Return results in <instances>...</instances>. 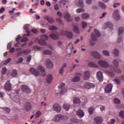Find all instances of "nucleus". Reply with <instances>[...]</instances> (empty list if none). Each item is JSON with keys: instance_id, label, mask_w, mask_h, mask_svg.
Listing matches in <instances>:
<instances>
[{"instance_id": "obj_13", "label": "nucleus", "mask_w": 124, "mask_h": 124, "mask_svg": "<svg viewBox=\"0 0 124 124\" xmlns=\"http://www.w3.org/2000/svg\"><path fill=\"white\" fill-rule=\"evenodd\" d=\"M53 110L57 113H60L62 111V107L59 104H55L53 106Z\"/></svg>"}, {"instance_id": "obj_59", "label": "nucleus", "mask_w": 124, "mask_h": 124, "mask_svg": "<svg viewBox=\"0 0 124 124\" xmlns=\"http://www.w3.org/2000/svg\"><path fill=\"white\" fill-rule=\"evenodd\" d=\"M7 71V70L6 69V68L3 67L2 69V73L3 75H4L6 73V72Z\"/></svg>"}, {"instance_id": "obj_6", "label": "nucleus", "mask_w": 124, "mask_h": 124, "mask_svg": "<svg viewBox=\"0 0 124 124\" xmlns=\"http://www.w3.org/2000/svg\"><path fill=\"white\" fill-rule=\"evenodd\" d=\"M112 16L115 21H119L121 19V16H120V11L115 10L112 14Z\"/></svg>"}, {"instance_id": "obj_17", "label": "nucleus", "mask_w": 124, "mask_h": 124, "mask_svg": "<svg viewBox=\"0 0 124 124\" xmlns=\"http://www.w3.org/2000/svg\"><path fill=\"white\" fill-rule=\"evenodd\" d=\"M107 28H109L111 31H112V30H113V24L110 22L105 23V25L103 26V29L105 30L107 29Z\"/></svg>"}, {"instance_id": "obj_37", "label": "nucleus", "mask_w": 124, "mask_h": 124, "mask_svg": "<svg viewBox=\"0 0 124 124\" xmlns=\"http://www.w3.org/2000/svg\"><path fill=\"white\" fill-rule=\"evenodd\" d=\"M113 54L115 56V57H118L119 56V55H120V52L118 49L115 48L113 49Z\"/></svg>"}, {"instance_id": "obj_30", "label": "nucleus", "mask_w": 124, "mask_h": 124, "mask_svg": "<svg viewBox=\"0 0 124 124\" xmlns=\"http://www.w3.org/2000/svg\"><path fill=\"white\" fill-rule=\"evenodd\" d=\"M28 27H29V24L26 25L24 27V29L25 30V31H26V32H27V34L26 35L27 36H30L31 35V34H30V33L31 32V30H30V29L28 28Z\"/></svg>"}, {"instance_id": "obj_4", "label": "nucleus", "mask_w": 124, "mask_h": 124, "mask_svg": "<svg viewBox=\"0 0 124 124\" xmlns=\"http://www.w3.org/2000/svg\"><path fill=\"white\" fill-rule=\"evenodd\" d=\"M67 116L66 115L58 114L53 117V121H54V122H60V121H62V120H67Z\"/></svg>"}, {"instance_id": "obj_48", "label": "nucleus", "mask_w": 124, "mask_h": 124, "mask_svg": "<svg viewBox=\"0 0 124 124\" xmlns=\"http://www.w3.org/2000/svg\"><path fill=\"white\" fill-rule=\"evenodd\" d=\"M124 32V27H120L119 29L118 35H122Z\"/></svg>"}, {"instance_id": "obj_19", "label": "nucleus", "mask_w": 124, "mask_h": 124, "mask_svg": "<svg viewBox=\"0 0 124 124\" xmlns=\"http://www.w3.org/2000/svg\"><path fill=\"white\" fill-rule=\"evenodd\" d=\"M59 4H60V5H62V4L64 6L66 5V8H68V6H69V1L68 0H60L59 1Z\"/></svg>"}, {"instance_id": "obj_62", "label": "nucleus", "mask_w": 124, "mask_h": 124, "mask_svg": "<svg viewBox=\"0 0 124 124\" xmlns=\"http://www.w3.org/2000/svg\"><path fill=\"white\" fill-rule=\"evenodd\" d=\"M120 3H114L113 5V7L114 8H116V7H118V6H120Z\"/></svg>"}, {"instance_id": "obj_44", "label": "nucleus", "mask_w": 124, "mask_h": 124, "mask_svg": "<svg viewBox=\"0 0 124 124\" xmlns=\"http://www.w3.org/2000/svg\"><path fill=\"white\" fill-rule=\"evenodd\" d=\"M43 54L44 55H52V51L48 49H46L44 50Z\"/></svg>"}, {"instance_id": "obj_49", "label": "nucleus", "mask_w": 124, "mask_h": 124, "mask_svg": "<svg viewBox=\"0 0 124 124\" xmlns=\"http://www.w3.org/2000/svg\"><path fill=\"white\" fill-rule=\"evenodd\" d=\"M1 109L4 110V111H5L7 114H9V113H10V109L8 108H1Z\"/></svg>"}, {"instance_id": "obj_26", "label": "nucleus", "mask_w": 124, "mask_h": 124, "mask_svg": "<svg viewBox=\"0 0 124 124\" xmlns=\"http://www.w3.org/2000/svg\"><path fill=\"white\" fill-rule=\"evenodd\" d=\"M77 115L79 117V118H83L84 116H85V113L83 112V111L81 109H79L77 111Z\"/></svg>"}, {"instance_id": "obj_29", "label": "nucleus", "mask_w": 124, "mask_h": 124, "mask_svg": "<svg viewBox=\"0 0 124 124\" xmlns=\"http://www.w3.org/2000/svg\"><path fill=\"white\" fill-rule=\"evenodd\" d=\"M38 69L42 72V76H45L46 75V72H45V69L42 67V66L40 65L38 67Z\"/></svg>"}, {"instance_id": "obj_23", "label": "nucleus", "mask_w": 124, "mask_h": 124, "mask_svg": "<svg viewBox=\"0 0 124 124\" xmlns=\"http://www.w3.org/2000/svg\"><path fill=\"white\" fill-rule=\"evenodd\" d=\"M94 122L96 124H101L103 122V119L101 117H96L94 119Z\"/></svg>"}, {"instance_id": "obj_12", "label": "nucleus", "mask_w": 124, "mask_h": 124, "mask_svg": "<svg viewBox=\"0 0 124 124\" xmlns=\"http://www.w3.org/2000/svg\"><path fill=\"white\" fill-rule=\"evenodd\" d=\"M11 88H12V85H11V84H10V81L8 80L7 81H6L4 85L5 90H6V91H8V92H11V91H12V89Z\"/></svg>"}, {"instance_id": "obj_35", "label": "nucleus", "mask_w": 124, "mask_h": 124, "mask_svg": "<svg viewBox=\"0 0 124 124\" xmlns=\"http://www.w3.org/2000/svg\"><path fill=\"white\" fill-rule=\"evenodd\" d=\"M90 78V72L86 71L84 74V80H88Z\"/></svg>"}, {"instance_id": "obj_27", "label": "nucleus", "mask_w": 124, "mask_h": 124, "mask_svg": "<svg viewBox=\"0 0 124 124\" xmlns=\"http://www.w3.org/2000/svg\"><path fill=\"white\" fill-rule=\"evenodd\" d=\"M46 63L48 68H53V67L54 66V64L53 63V62L51 61V60L49 59L46 60Z\"/></svg>"}, {"instance_id": "obj_11", "label": "nucleus", "mask_w": 124, "mask_h": 124, "mask_svg": "<svg viewBox=\"0 0 124 124\" xmlns=\"http://www.w3.org/2000/svg\"><path fill=\"white\" fill-rule=\"evenodd\" d=\"M72 50H74V47H73V44L72 43H70L67 46L66 49V53L68 55H70L72 52Z\"/></svg>"}, {"instance_id": "obj_14", "label": "nucleus", "mask_w": 124, "mask_h": 124, "mask_svg": "<svg viewBox=\"0 0 124 124\" xmlns=\"http://www.w3.org/2000/svg\"><path fill=\"white\" fill-rule=\"evenodd\" d=\"M30 72L31 74H33V75H34L36 77H37V76H39L40 73L38 71V70L35 69L34 68H31L30 70Z\"/></svg>"}, {"instance_id": "obj_31", "label": "nucleus", "mask_w": 124, "mask_h": 124, "mask_svg": "<svg viewBox=\"0 0 124 124\" xmlns=\"http://www.w3.org/2000/svg\"><path fill=\"white\" fill-rule=\"evenodd\" d=\"M65 67H66V63H64L63 64L62 67L59 70V72L60 74H63V71Z\"/></svg>"}, {"instance_id": "obj_42", "label": "nucleus", "mask_w": 124, "mask_h": 124, "mask_svg": "<svg viewBox=\"0 0 124 124\" xmlns=\"http://www.w3.org/2000/svg\"><path fill=\"white\" fill-rule=\"evenodd\" d=\"M11 62V58H8L7 60H6L5 62V63L3 62H2L0 63V66H2L3 64H6V63H8V62Z\"/></svg>"}, {"instance_id": "obj_45", "label": "nucleus", "mask_w": 124, "mask_h": 124, "mask_svg": "<svg viewBox=\"0 0 124 124\" xmlns=\"http://www.w3.org/2000/svg\"><path fill=\"white\" fill-rule=\"evenodd\" d=\"M48 30L49 31H57V30H58V27L52 25L49 26V27L48 28Z\"/></svg>"}, {"instance_id": "obj_22", "label": "nucleus", "mask_w": 124, "mask_h": 124, "mask_svg": "<svg viewBox=\"0 0 124 124\" xmlns=\"http://www.w3.org/2000/svg\"><path fill=\"white\" fill-rule=\"evenodd\" d=\"M21 89L24 93H31V89H30L28 86L25 85H22Z\"/></svg>"}, {"instance_id": "obj_20", "label": "nucleus", "mask_w": 124, "mask_h": 124, "mask_svg": "<svg viewBox=\"0 0 124 124\" xmlns=\"http://www.w3.org/2000/svg\"><path fill=\"white\" fill-rule=\"evenodd\" d=\"M97 78L100 82L103 81V74L102 72L99 71L97 73Z\"/></svg>"}, {"instance_id": "obj_18", "label": "nucleus", "mask_w": 124, "mask_h": 124, "mask_svg": "<svg viewBox=\"0 0 124 124\" xmlns=\"http://www.w3.org/2000/svg\"><path fill=\"white\" fill-rule=\"evenodd\" d=\"M94 87V85L93 83H91L90 82L85 83L82 88L83 89H91V88H93Z\"/></svg>"}, {"instance_id": "obj_64", "label": "nucleus", "mask_w": 124, "mask_h": 124, "mask_svg": "<svg viewBox=\"0 0 124 124\" xmlns=\"http://www.w3.org/2000/svg\"><path fill=\"white\" fill-rule=\"evenodd\" d=\"M54 8H55V10H59V9H60L59 7V5L58 4H55L54 5Z\"/></svg>"}, {"instance_id": "obj_24", "label": "nucleus", "mask_w": 124, "mask_h": 124, "mask_svg": "<svg viewBox=\"0 0 124 124\" xmlns=\"http://www.w3.org/2000/svg\"><path fill=\"white\" fill-rule=\"evenodd\" d=\"M45 20H46V21H48V23L50 24H53L55 22V19H54V18L48 16H46L44 17Z\"/></svg>"}, {"instance_id": "obj_53", "label": "nucleus", "mask_w": 124, "mask_h": 124, "mask_svg": "<svg viewBox=\"0 0 124 124\" xmlns=\"http://www.w3.org/2000/svg\"><path fill=\"white\" fill-rule=\"evenodd\" d=\"M119 117L122 119H124V111L121 110L119 112Z\"/></svg>"}, {"instance_id": "obj_10", "label": "nucleus", "mask_w": 124, "mask_h": 124, "mask_svg": "<svg viewBox=\"0 0 124 124\" xmlns=\"http://www.w3.org/2000/svg\"><path fill=\"white\" fill-rule=\"evenodd\" d=\"M61 33L62 35H65V36L68 38L71 39L73 37V34L72 33V32L68 31H62Z\"/></svg>"}, {"instance_id": "obj_15", "label": "nucleus", "mask_w": 124, "mask_h": 124, "mask_svg": "<svg viewBox=\"0 0 124 124\" xmlns=\"http://www.w3.org/2000/svg\"><path fill=\"white\" fill-rule=\"evenodd\" d=\"M65 85V84L64 83H62L60 85L58 86V89H62L60 92L61 94H64V93H66V92H67L66 89L63 88Z\"/></svg>"}, {"instance_id": "obj_50", "label": "nucleus", "mask_w": 124, "mask_h": 124, "mask_svg": "<svg viewBox=\"0 0 124 124\" xmlns=\"http://www.w3.org/2000/svg\"><path fill=\"white\" fill-rule=\"evenodd\" d=\"M77 13H81L82 12H85V10L83 8H78L76 10Z\"/></svg>"}, {"instance_id": "obj_28", "label": "nucleus", "mask_w": 124, "mask_h": 124, "mask_svg": "<svg viewBox=\"0 0 124 124\" xmlns=\"http://www.w3.org/2000/svg\"><path fill=\"white\" fill-rule=\"evenodd\" d=\"M46 81L48 84H51L53 82V76L51 74L47 75L46 77Z\"/></svg>"}, {"instance_id": "obj_41", "label": "nucleus", "mask_w": 124, "mask_h": 124, "mask_svg": "<svg viewBox=\"0 0 124 124\" xmlns=\"http://www.w3.org/2000/svg\"><path fill=\"white\" fill-rule=\"evenodd\" d=\"M63 109L65 110V111H68L69 109H70V105L67 104H65L63 105Z\"/></svg>"}, {"instance_id": "obj_33", "label": "nucleus", "mask_w": 124, "mask_h": 124, "mask_svg": "<svg viewBox=\"0 0 124 124\" xmlns=\"http://www.w3.org/2000/svg\"><path fill=\"white\" fill-rule=\"evenodd\" d=\"M89 66H91L92 67H95V68H97V67H98V65H97V64L93 62H89Z\"/></svg>"}, {"instance_id": "obj_3", "label": "nucleus", "mask_w": 124, "mask_h": 124, "mask_svg": "<svg viewBox=\"0 0 124 124\" xmlns=\"http://www.w3.org/2000/svg\"><path fill=\"white\" fill-rule=\"evenodd\" d=\"M49 37L46 34H43L41 36V39L39 40L38 38H36L35 41H38V43L41 44V45H46L47 44L45 42L46 40H47Z\"/></svg>"}, {"instance_id": "obj_61", "label": "nucleus", "mask_w": 124, "mask_h": 124, "mask_svg": "<svg viewBox=\"0 0 124 124\" xmlns=\"http://www.w3.org/2000/svg\"><path fill=\"white\" fill-rule=\"evenodd\" d=\"M31 61V55H29L27 56V62H30Z\"/></svg>"}, {"instance_id": "obj_16", "label": "nucleus", "mask_w": 124, "mask_h": 124, "mask_svg": "<svg viewBox=\"0 0 124 124\" xmlns=\"http://www.w3.org/2000/svg\"><path fill=\"white\" fill-rule=\"evenodd\" d=\"M113 89V85L108 84L105 88V92L107 93H110L112 92Z\"/></svg>"}, {"instance_id": "obj_56", "label": "nucleus", "mask_w": 124, "mask_h": 124, "mask_svg": "<svg viewBox=\"0 0 124 124\" xmlns=\"http://www.w3.org/2000/svg\"><path fill=\"white\" fill-rule=\"evenodd\" d=\"M23 61H24V59L23 58H20L18 61H16V63H21L23 62Z\"/></svg>"}, {"instance_id": "obj_36", "label": "nucleus", "mask_w": 124, "mask_h": 124, "mask_svg": "<svg viewBox=\"0 0 124 124\" xmlns=\"http://www.w3.org/2000/svg\"><path fill=\"white\" fill-rule=\"evenodd\" d=\"M50 37L52 39H54V40H58L59 39V37H58V35L54 33H52L49 35Z\"/></svg>"}, {"instance_id": "obj_8", "label": "nucleus", "mask_w": 124, "mask_h": 124, "mask_svg": "<svg viewBox=\"0 0 124 124\" xmlns=\"http://www.w3.org/2000/svg\"><path fill=\"white\" fill-rule=\"evenodd\" d=\"M26 41H28V38L24 37L20 43L15 44V46H16L17 47H23V46H26V44H27Z\"/></svg>"}, {"instance_id": "obj_54", "label": "nucleus", "mask_w": 124, "mask_h": 124, "mask_svg": "<svg viewBox=\"0 0 124 124\" xmlns=\"http://www.w3.org/2000/svg\"><path fill=\"white\" fill-rule=\"evenodd\" d=\"M17 75V71L16 70H14L12 72L11 76H13V77H15Z\"/></svg>"}, {"instance_id": "obj_1", "label": "nucleus", "mask_w": 124, "mask_h": 124, "mask_svg": "<svg viewBox=\"0 0 124 124\" xmlns=\"http://www.w3.org/2000/svg\"><path fill=\"white\" fill-rule=\"evenodd\" d=\"M112 63L115 67H116V69L115 68L113 67V66H109V69H110L111 71H107V74H108V76H110V77H114V75L113 72H117V73H120L121 72V69L118 68L119 66V62L118 61L114 60L112 62Z\"/></svg>"}, {"instance_id": "obj_46", "label": "nucleus", "mask_w": 124, "mask_h": 124, "mask_svg": "<svg viewBox=\"0 0 124 124\" xmlns=\"http://www.w3.org/2000/svg\"><path fill=\"white\" fill-rule=\"evenodd\" d=\"M94 111V108L93 107H91L88 109V112L90 115H93V111Z\"/></svg>"}, {"instance_id": "obj_63", "label": "nucleus", "mask_w": 124, "mask_h": 124, "mask_svg": "<svg viewBox=\"0 0 124 124\" xmlns=\"http://www.w3.org/2000/svg\"><path fill=\"white\" fill-rule=\"evenodd\" d=\"M4 96V93L0 91V97H1V98H3Z\"/></svg>"}, {"instance_id": "obj_43", "label": "nucleus", "mask_w": 124, "mask_h": 124, "mask_svg": "<svg viewBox=\"0 0 124 124\" xmlns=\"http://www.w3.org/2000/svg\"><path fill=\"white\" fill-rule=\"evenodd\" d=\"M89 17H90V15H89V14H87V13L83 14L81 16L82 19H88Z\"/></svg>"}, {"instance_id": "obj_58", "label": "nucleus", "mask_w": 124, "mask_h": 124, "mask_svg": "<svg viewBox=\"0 0 124 124\" xmlns=\"http://www.w3.org/2000/svg\"><path fill=\"white\" fill-rule=\"evenodd\" d=\"M114 82H115L117 84H120V78H115L114 79Z\"/></svg>"}, {"instance_id": "obj_21", "label": "nucleus", "mask_w": 124, "mask_h": 124, "mask_svg": "<svg viewBox=\"0 0 124 124\" xmlns=\"http://www.w3.org/2000/svg\"><path fill=\"white\" fill-rule=\"evenodd\" d=\"M64 18L66 20L67 22H70L71 21V16L68 12H66L64 14Z\"/></svg>"}, {"instance_id": "obj_9", "label": "nucleus", "mask_w": 124, "mask_h": 124, "mask_svg": "<svg viewBox=\"0 0 124 124\" xmlns=\"http://www.w3.org/2000/svg\"><path fill=\"white\" fill-rule=\"evenodd\" d=\"M91 57L94 58L95 59H97L99 60L101 59V54L97 51H92L91 52Z\"/></svg>"}, {"instance_id": "obj_5", "label": "nucleus", "mask_w": 124, "mask_h": 124, "mask_svg": "<svg viewBox=\"0 0 124 124\" xmlns=\"http://www.w3.org/2000/svg\"><path fill=\"white\" fill-rule=\"evenodd\" d=\"M19 92L17 91L16 92V95L13 94L12 95V97L11 96V95H10L11 93H7L8 95H9L10 96V97H11V98H12L13 100L14 101H15V102H16V103H21V99H20V97L19 96Z\"/></svg>"}, {"instance_id": "obj_40", "label": "nucleus", "mask_w": 124, "mask_h": 124, "mask_svg": "<svg viewBox=\"0 0 124 124\" xmlns=\"http://www.w3.org/2000/svg\"><path fill=\"white\" fill-rule=\"evenodd\" d=\"M73 31L76 33H79V29L78 28V25L75 24L74 25Z\"/></svg>"}, {"instance_id": "obj_47", "label": "nucleus", "mask_w": 124, "mask_h": 124, "mask_svg": "<svg viewBox=\"0 0 124 124\" xmlns=\"http://www.w3.org/2000/svg\"><path fill=\"white\" fill-rule=\"evenodd\" d=\"M102 54L104 56H106V57H109L110 56V53H109V51L108 50H105L102 51Z\"/></svg>"}, {"instance_id": "obj_7", "label": "nucleus", "mask_w": 124, "mask_h": 124, "mask_svg": "<svg viewBox=\"0 0 124 124\" xmlns=\"http://www.w3.org/2000/svg\"><path fill=\"white\" fill-rule=\"evenodd\" d=\"M98 64L101 67H104L105 68H107V67H109V63L106 61H104L103 60H99L98 62Z\"/></svg>"}, {"instance_id": "obj_34", "label": "nucleus", "mask_w": 124, "mask_h": 124, "mask_svg": "<svg viewBox=\"0 0 124 124\" xmlns=\"http://www.w3.org/2000/svg\"><path fill=\"white\" fill-rule=\"evenodd\" d=\"M77 5L79 7H84V2H83V0H79L78 3H76Z\"/></svg>"}, {"instance_id": "obj_55", "label": "nucleus", "mask_w": 124, "mask_h": 124, "mask_svg": "<svg viewBox=\"0 0 124 124\" xmlns=\"http://www.w3.org/2000/svg\"><path fill=\"white\" fill-rule=\"evenodd\" d=\"M116 123V120L114 119H111L108 123V124H114Z\"/></svg>"}, {"instance_id": "obj_60", "label": "nucleus", "mask_w": 124, "mask_h": 124, "mask_svg": "<svg viewBox=\"0 0 124 124\" xmlns=\"http://www.w3.org/2000/svg\"><path fill=\"white\" fill-rule=\"evenodd\" d=\"M24 4L23 2L20 3L19 5H18V8L21 9V8H24Z\"/></svg>"}, {"instance_id": "obj_57", "label": "nucleus", "mask_w": 124, "mask_h": 124, "mask_svg": "<svg viewBox=\"0 0 124 124\" xmlns=\"http://www.w3.org/2000/svg\"><path fill=\"white\" fill-rule=\"evenodd\" d=\"M41 116V111H38L35 115V118H39Z\"/></svg>"}, {"instance_id": "obj_51", "label": "nucleus", "mask_w": 124, "mask_h": 124, "mask_svg": "<svg viewBox=\"0 0 124 124\" xmlns=\"http://www.w3.org/2000/svg\"><path fill=\"white\" fill-rule=\"evenodd\" d=\"M31 52V49H25L23 50V54H24V55H28V54H30Z\"/></svg>"}, {"instance_id": "obj_52", "label": "nucleus", "mask_w": 124, "mask_h": 124, "mask_svg": "<svg viewBox=\"0 0 124 124\" xmlns=\"http://www.w3.org/2000/svg\"><path fill=\"white\" fill-rule=\"evenodd\" d=\"M114 102L116 104H120V103H121V100L119 99L118 98H115L114 99Z\"/></svg>"}, {"instance_id": "obj_38", "label": "nucleus", "mask_w": 124, "mask_h": 124, "mask_svg": "<svg viewBox=\"0 0 124 124\" xmlns=\"http://www.w3.org/2000/svg\"><path fill=\"white\" fill-rule=\"evenodd\" d=\"M74 104H79V103H81V101L79 98H74L73 100Z\"/></svg>"}, {"instance_id": "obj_2", "label": "nucleus", "mask_w": 124, "mask_h": 124, "mask_svg": "<svg viewBox=\"0 0 124 124\" xmlns=\"http://www.w3.org/2000/svg\"><path fill=\"white\" fill-rule=\"evenodd\" d=\"M94 33H92L91 34V39L89 40V43L91 46H93L95 43L94 41H97V37L100 36V32L97 30V29H95Z\"/></svg>"}, {"instance_id": "obj_39", "label": "nucleus", "mask_w": 124, "mask_h": 124, "mask_svg": "<svg viewBox=\"0 0 124 124\" xmlns=\"http://www.w3.org/2000/svg\"><path fill=\"white\" fill-rule=\"evenodd\" d=\"M99 6L102 9H105L106 8V4L101 1L99 2Z\"/></svg>"}, {"instance_id": "obj_32", "label": "nucleus", "mask_w": 124, "mask_h": 124, "mask_svg": "<svg viewBox=\"0 0 124 124\" xmlns=\"http://www.w3.org/2000/svg\"><path fill=\"white\" fill-rule=\"evenodd\" d=\"M31 104L30 102H26L25 105V108L26 111H29V110H31Z\"/></svg>"}, {"instance_id": "obj_25", "label": "nucleus", "mask_w": 124, "mask_h": 124, "mask_svg": "<svg viewBox=\"0 0 124 124\" xmlns=\"http://www.w3.org/2000/svg\"><path fill=\"white\" fill-rule=\"evenodd\" d=\"M80 77H81V74L78 73L72 79V82H79L80 81Z\"/></svg>"}]
</instances>
